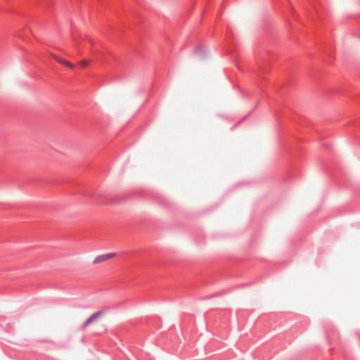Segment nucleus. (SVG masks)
Here are the masks:
<instances>
[{"label": "nucleus", "mask_w": 360, "mask_h": 360, "mask_svg": "<svg viewBox=\"0 0 360 360\" xmlns=\"http://www.w3.org/2000/svg\"><path fill=\"white\" fill-rule=\"evenodd\" d=\"M103 314V311H98L93 314L89 319L86 320V321L83 323L82 328H86L89 324H91L94 320L101 317Z\"/></svg>", "instance_id": "1"}, {"label": "nucleus", "mask_w": 360, "mask_h": 360, "mask_svg": "<svg viewBox=\"0 0 360 360\" xmlns=\"http://www.w3.org/2000/svg\"><path fill=\"white\" fill-rule=\"evenodd\" d=\"M115 253H108V254L98 255L94 259V263L98 264V263L107 261V260L112 258L115 256Z\"/></svg>", "instance_id": "2"}, {"label": "nucleus", "mask_w": 360, "mask_h": 360, "mask_svg": "<svg viewBox=\"0 0 360 360\" xmlns=\"http://www.w3.org/2000/svg\"><path fill=\"white\" fill-rule=\"evenodd\" d=\"M53 57L56 60H57L58 63H60V64H62L63 65L69 67L70 68H75V65L72 63H70L69 61H68L66 60L62 59L56 56H53Z\"/></svg>", "instance_id": "3"}, {"label": "nucleus", "mask_w": 360, "mask_h": 360, "mask_svg": "<svg viewBox=\"0 0 360 360\" xmlns=\"http://www.w3.org/2000/svg\"><path fill=\"white\" fill-rule=\"evenodd\" d=\"M194 53L196 54V55L202 56L203 55V48H202V46H198L195 48V51H194Z\"/></svg>", "instance_id": "4"}, {"label": "nucleus", "mask_w": 360, "mask_h": 360, "mask_svg": "<svg viewBox=\"0 0 360 360\" xmlns=\"http://www.w3.org/2000/svg\"><path fill=\"white\" fill-rule=\"evenodd\" d=\"M89 64V62L86 60H84L82 61H81L80 63V66L81 68H84V67H86Z\"/></svg>", "instance_id": "5"}, {"label": "nucleus", "mask_w": 360, "mask_h": 360, "mask_svg": "<svg viewBox=\"0 0 360 360\" xmlns=\"http://www.w3.org/2000/svg\"><path fill=\"white\" fill-rule=\"evenodd\" d=\"M260 70H261V71H262V72H264H264H267V70H266V69H265V68H262V67H260Z\"/></svg>", "instance_id": "6"}]
</instances>
